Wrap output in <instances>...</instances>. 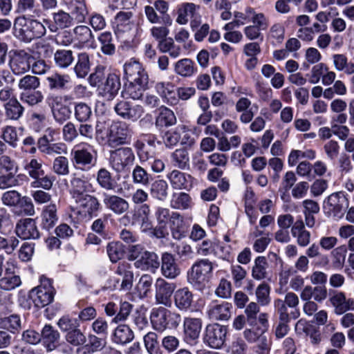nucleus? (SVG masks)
<instances>
[{
	"label": "nucleus",
	"mask_w": 354,
	"mask_h": 354,
	"mask_svg": "<svg viewBox=\"0 0 354 354\" xmlns=\"http://www.w3.org/2000/svg\"><path fill=\"white\" fill-rule=\"evenodd\" d=\"M169 185L167 183L162 179L156 180L151 184V196L160 201H164L168 196Z\"/></svg>",
	"instance_id": "45"
},
{
	"label": "nucleus",
	"mask_w": 354,
	"mask_h": 354,
	"mask_svg": "<svg viewBox=\"0 0 354 354\" xmlns=\"http://www.w3.org/2000/svg\"><path fill=\"white\" fill-rule=\"evenodd\" d=\"M167 178L174 189L188 190L192 187L191 175L179 170L174 169L169 172L167 174Z\"/></svg>",
	"instance_id": "30"
},
{
	"label": "nucleus",
	"mask_w": 354,
	"mask_h": 354,
	"mask_svg": "<svg viewBox=\"0 0 354 354\" xmlns=\"http://www.w3.org/2000/svg\"><path fill=\"white\" fill-rule=\"evenodd\" d=\"M151 322L153 328L162 332L166 329H176L181 323V315L164 307L153 308L151 313Z\"/></svg>",
	"instance_id": "3"
},
{
	"label": "nucleus",
	"mask_w": 354,
	"mask_h": 354,
	"mask_svg": "<svg viewBox=\"0 0 354 354\" xmlns=\"http://www.w3.org/2000/svg\"><path fill=\"white\" fill-rule=\"evenodd\" d=\"M46 81L50 91H64L68 88L70 77L68 75L54 73L46 77Z\"/></svg>",
	"instance_id": "38"
},
{
	"label": "nucleus",
	"mask_w": 354,
	"mask_h": 354,
	"mask_svg": "<svg viewBox=\"0 0 354 354\" xmlns=\"http://www.w3.org/2000/svg\"><path fill=\"white\" fill-rule=\"evenodd\" d=\"M96 181L98 185L106 191L115 189L116 183L111 173L106 168H100L96 174Z\"/></svg>",
	"instance_id": "41"
},
{
	"label": "nucleus",
	"mask_w": 354,
	"mask_h": 354,
	"mask_svg": "<svg viewBox=\"0 0 354 354\" xmlns=\"http://www.w3.org/2000/svg\"><path fill=\"white\" fill-rule=\"evenodd\" d=\"M74 118L80 123L88 122L93 117L90 104L84 102L74 103Z\"/></svg>",
	"instance_id": "40"
},
{
	"label": "nucleus",
	"mask_w": 354,
	"mask_h": 354,
	"mask_svg": "<svg viewBox=\"0 0 354 354\" xmlns=\"http://www.w3.org/2000/svg\"><path fill=\"white\" fill-rule=\"evenodd\" d=\"M133 132L129 126L124 122H118L111 125L108 136V145L114 147L118 145H123L127 138H130Z\"/></svg>",
	"instance_id": "15"
},
{
	"label": "nucleus",
	"mask_w": 354,
	"mask_h": 354,
	"mask_svg": "<svg viewBox=\"0 0 354 354\" xmlns=\"http://www.w3.org/2000/svg\"><path fill=\"white\" fill-rule=\"evenodd\" d=\"M91 68L89 55L86 53H80L77 55L74 71L79 78H84L89 73Z\"/></svg>",
	"instance_id": "47"
},
{
	"label": "nucleus",
	"mask_w": 354,
	"mask_h": 354,
	"mask_svg": "<svg viewBox=\"0 0 354 354\" xmlns=\"http://www.w3.org/2000/svg\"><path fill=\"white\" fill-rule=\"evenodd\" d=\"M136 156L132 148L121 147L110 151L109 162L116 173H122L129 169L135 162Z\"/></svg>",
	"instance_id": "6"
},
{
	"label": "nucleus",
	"mask_w": 354,
	"mask_h": 354,
	"mask_svg": "<svg viewBox=\"0 0 354 354\" xmlns=\"http://www.w3.org/2000/svg\"><path fill=\"white\" fill-rule=\"evenodd\" d=\"M57 208L55 203H50L45 206L41 214V227L49 231L53 228L57 221Z\"/></svg>",
	"instance_id": "32"
},
{
	"label": "nucleus",
	"mask_w": 354,
	"mask_h": 354,
	"mask_svg": "<svg viewBox=\"0 0 354 354\" xmlns=\"http://www.w3.org/2000/svg\"><path fill=\"white\" fill-rule=\"evenodd\" d=\"M19 98L21 102L28 106H35L41 103L44 97L41 91L35 90L22 91L19 95Z\"/></svg>",
	"instance_id": "54"
},
{
	"label": "nucleus",
	"mask_w": 354,
	"mask_h": 354,
	"mask_svg": "<svg viewBox=\"0 0 354 354\" xmlns=\"http://www.w3.org/2000/svg\"><path fill=\"white\" fill-rule=\"evenodd\" d=\"M41 342L47 352L54 351L59 345L60 334L50 324H46L41 332Z\"/></svg>",
	"instance_id": "27"
},
{
	"label": "nucleus",
	"mask_w": 354,
	"mask_h": 354,
	"mask_svg": "<svg viewBox=\"0 0 354 354\" xmlns=\"http://www.w3.org/2000/svg\"><path fill=\"white\" fill-rule=\"evenodd\" d=\"M102 202L106 208L117 215L125 213L129 208L128 201L118 195L104 193Z\"/></svg>",
	"instance_id": "26"
},
{
	"label": "nucleus",
	"mask_w": 354,
	"mask_h": 354,
	"mask_svg": "<svg viewBox=\"0 0 354 354\" xmlns=\"http://www.w3.org/2000/svg\"><path fill=\"white\" fill-rule=\"evenodd\" d=\"M0 189H6L20 185L19 180L26 178L24 174L12 173L0 174Z\"/></svg>",
	"instance_id": "57"
},
{
	"label": "nucleus",
	"mask_w": 354,
	"mask_h": 354,
	"mask_svg": "<svg viewBox=\"0 0 354 354\" xmlns=\"http://www.w3.org/2000/svg\"><path fill=\"white\" fill-rule=\"evenodd\" d=\"M158 48L162 53H168L172 58H177L181 53L180 46L176 44L171 38L159 41Z\"/></svg>",
	"instance_id": "55"
},
{
	"label": "nucleus",
	"mask_w": 354,
	"mask_h": 354,
	"mask_svg": "<svg viewBox=\"0 0 354 354\" xmlns=\"http://www.w3.org/2000/svg\"><path fill=\"white\" fill-rule=\"evenodd\" d=\"M176 123V118L174 112L167 107L162 106L160 112L156 118V126L157 127H168Z\"/></svg>",
	"instance_id": "43"
},
{
	"label": "nucleus",
	"mask_w": 354,
	"mask_h": 354,
	"mask_svg": "<svg viewBox=\"0 0 354 354\" xmlns=\"http://www.w3.org/2000/svg\"><path fill=\"white\" fill-rule=\"evenodd\" d=\"M91 188L92 184L84 176H74L71 180L70 193L75 201L88 195Z\"/></svg>",
	"instance_id": "29"
},
{
	"label": "nucleus",
	"mask_w": 354,
	"mask_h": 354,
	"mask_svg": "<svg viewBox=\"0 0 354 354\" xmlns=\"http://www.w3.org/2000/svg\"><path fill=\"white\" fill-rule=\"evenodd\" d=\"M146 84H140L135 82H126L124 85L121 95L123 97H130L133 100H139L142 95L144 91L147 88Z\"/></svg>",
	"instance_id": "39"
},
{
	"label": "nucleus",
	"mask_w": 354,
	"mask_h": 354,
	"mask_svg": "<svg viewBox=\"0 0 354 354\" xmlns=\"http://www.w3.org/2000/svg\"><path fill=\"white\" fill-rule=\"evenodd\" d=\"M21 328V322L18 315L13 314L8 317H0V329L15 334Z\"/></svg>",
	"instance_id": "48"
},
{
	"label": "nucleus",
	"mask_w": 354,
	"mask_h": 354,
	"mask_svg": "<svg viewBox=\"0 0 354 354\" xmlns=\"http://www.w3.org/2000/svg\"><path fill=\"white\" fill-rule=\"evenodd\" d=\"M160 266L162 276L169 279H176L181 272L174 256L167 252L162 254Z\"/></svg>",
	"instance_id": "21"
},
{
	"label": "nucleus",
	"mask_w": 354,
	"mask_h": 354,
	"mask_svg": "<svg viewBox=\"0 0 354 354\" xmlns=\"http://www.w3.org/2000/svg\"><path fill=\"white\" fill-rule=\"evenodd\" d=\"M174 71L182 77H190L196 72V68L192 59L184 58L176 63Z\"/></svg>",
	"instance_id": "52"
},
{
	"label": "nucleus",
	"mask_w": 354,
	"mask_h": 354,
	"mask_svg": "<svg viewBox=\"0 0 354 354\" xmlns=\"http://www.w3.org/2000/svg\"><path fill=\"white\" fill-rule=\"evenodd\" d=\"M106 252L110 261L112 263H116L124 256V247L119 241H113L106 245Z\"/></svg>",
	"instance_id": "56"
},
{
	"label": "nucleus",
	"mask_w": 354,
	"mask_h": 354,
	"mask_svg": "<svg viewBox=\"0 0 354 354\" xmlns=\"http://www.w3.org/2000/svg\"><path fill=\"white\" fill-rule=\"evenodd\" d=\"M40 86L39 79L33 75H26L20 79L18 83V87L23 91H35Z\"/></svg>",
	"instance_id": "60"
},
{
	"label": "nucleus",
	"mask_w": 354,
	"mask_h": 354,
	"mask_svg": "<svg viewBox=\"0 0 354 354\" xmlns=\"http://www.w3.org/2000/svg\"><path fill=\"white\" fill-rule=\"evenodd\" d=\"M175 288V283L167 282L161 277L158 278L155 283L156 301L159 304L169 306L171 297L174 295Z\"/></svg>",
	"instance_id": "17"
},
{
	"label": "nucleus",
	"mask_w": 354,
	"mask_h": 354,
	"mask_svg": "<svg viewBox=\"0 0 354 354\" xmlns=\"http://www.w3.org/2000/svg\"><path fill=\"white\" fill-rule=\"evenodd\" d=\"M160 261L158 256L153 252L145 251L141 253L140 257L134 262L136 268L141 270L149 271L155 273L159 268Z\"/></svg>",
	"instance_id": "25"
},
{
	"label": "nucleus",
	"mask_w": 354,
	"mask_h": 354,
	"mask_svg": "<svg viewBox=\"0 0 354 354\" xmlns=\"http://www.w3.org/2000/svg\"><path fill=\"white\" fill-rule=\"evenodd\" d=\"M24 169L28 172L30 177L32 178H38L44 174V171L42 169L41 160H38L35 158H32L24 166Z\"/></svg>",
	"instance_id": "63"
},
{
	"label": "nucleus",
	"mask_w": 354,
	"mask_h": 354,
	"mask_svg": "<svg viewBox=\"0 0 354 354\" xmlns=\"http://www.w3.org/2000/svg\"><path fill=\"white\" fill-rule=\"evenodd\" d=\"M39 281L40 284L30 291L29 297L36 307L43 308L53 301L55 290L50 279L42 275Z\"/></svg>",
	"instance_id": "5"
},
{
	"label": "nucleus",
	"mask_w": 354,
	"mask_h": 354,
	"mask_svg": "<svg viewBox=\"0 0 354 354\" xmlns=\"http://www.w3.org/2000/svg\"><path fill=\"white\" fill-rule=\"evenodd\" d=\"M70 11L73 21L82 23L84 21L88 10L84 0H64Z\"/></svg>",
	"instance_id": "31"
},
{
	"label": "nucleus",
	"mask_w": 354,
	"mask_h": 354,
	"mask_svg": "<svg viewBox=\"0 0 354 354\" xmlns=\"http://www.w3.org/2000/svg\"><path fill=\"white\" fill-rule=\"evenodd\" d=\"M115 273L122 277L121 289L129 290L131 288L133 280V272L131 265L123 261L118 266Z\"/></svg>",
	"instance_id": "35"
},
{
	"label": "nucleus",
	"mask_w": 354,
	"mask_h": 354,
	"mask_svg": "<svg viewBox=\"0 0 354 354\" xmlns=\"http://www.w3.org/2000/svg\"><path fill=\"white\" fill-rule=\"evenodd\" d=\"M326 206L333 217L341 218L348 208L349 202L343 192H335L330 194L326 200Z\"/></svg>",
	"instance_id": "16"
},
{
	"label": "nucleus",
	"mask_w": 354,
	"mask_h": 354,
	"mask_svg": "<svg viewBox=\"0 0 354 354\" xmlns=\"http://www.w3.org/2000/svg\"><path fill=\"white\" fill-rule=\"evenodd\" d=\"M33 61V56L25 50H12L10 52L9 66L16 75L28 71Z\"/></svg>",
	"instance_id": "9"
},
{
	"label": "nucleus",
	"mask_w": 354,
	"mask_h": 354,
	"mask_svg": "<svg viewBox=\"0 0 354 354\" xmlns=\"http://www.w3.org/2000/svg\"><path fill=\"white\" fill-rule=\"evenodd\" d=\"M252 24L251 26L259 28H268V23L265 15L261 12H256L252 8H248L245 12V24Z\"/></svg>",
	"instance_id": "44"
},
{
	"label": "nucleus",
	"mask_w": 354,
	"mask_h": 354,
	"mask_svg": "<svg viewBox=\"0 0 354 354\" xmlns=\"http://www.w3.org/2000/svg\"><path fill=\"white\" fill-rule=\"evenodd\" d=\"M227 327L218 324H208L205 330L203 341L212 348H221L226 339Z\"/></svg>",
	"instance_id": "11"
},
{
	"label": "nucleus",
	"mask_w": 354,
	"mask_h": 354,
	"mask_svg": "<svg viewBox=\"0 0 354 354\" xmlns=\"http://www.w3.org/2000/svg\"><path fill=\"white\" fill-rule=\"evenodd\" d=\"M191 198L189 194L185 192H180L174 194L173 199L171 201V206L174 209H187L189 208Z\"/></svg>",
	"instance_id": "64"
},
{
	"label": "nucleus",
	"mask_w": 354,
	"mask_h": 354,
	"mask_svg": "<svg viewBox=\"0 0 354 354\" xmlns=\"http://www.w3.org/2000/svg\"><path fill=\"white\" fill-rule=\"evenodd\" d=\"M132 178L135 184L146 186L150 183L151 175L142 167L136 165L132 171Z\"/></svg>",
	"instance_id": "62"
},
{
	"label": "nucleus",
	"mask_w": 354,
	"mask_h": 354,
	"mask_svg": "<svg viewBox=\"0 0 354 354\" xmlns=\"http://www.w3.org/2000/svg\"><path fill=\"white\" fill-rule=\"evenodd\" d=\"M194 302V295L187 287L181 288L174 292V303L175 307L181 312L189 310Z\"/></svg>",
	"instance_id": "28"
},
{
	"label": "nucleus",
	"mask_w": 354,
	"mask_h": 354,
	"mask_svg": "<svg viewBox=\"0 0 354 354\" xmlns=\"http://www.w3.org/2000/svg\"><path fill=\"white\" fill-rule=\"evenodd\" d=\"M53 20L46 19L44 23L48 26L51 32H56L59 29L68 28L73 24V21L70 17V14L62 10L52 13Z\"/></svg>",
	"instance_id": "23"
},
{
	"label": "nucleus",
	"mask_w": 354,
	"mask_h": 354,
	"mask_svg": "<svg viewBox=\"0 0 354 354\" xmlns=\"http://www.w3.org/2000/svg\"><path fill=\"white\" fill-rule=\"evenodd\" d=\"M332 58L336 71H344L346 75L354 74V63L348 62L346 55L335 54Z\"/></svg>",
	"instance_id": "49"
},
{
	"label": "nucleus",
	"mask_w": 354,
	"mask_h": 354,
	"mask_svg": "<svg viewBox=\"0 0 354 354\" xmlns=\"http://www.w3.org/2000/svg\"><path fill=\"white\" fill-rule=\"evenodd\" d=\"M175 212H176L171 211L167 207H157L155 212V216L157 221V225L155 227V233L157 236L166 238L169 235V221Z\"/></svg>",
	"instance_id": "22"
},
{
	"label": "nucleus",
	"mask_w": 354,
	"mask_h": 354,
	"mask_svg": "<svg viewBox=\"0 0 354 354\" xmlns=\"http://www.w3.org/2000/svg\"><path fill=\"white\" fill-rule=\"evenodd\" d=\"M232 304L227 301L219 303L218 301H213L208 306L207 315L214 321L228 320L231 317Z\"/></svg>",
	"instance_id": "20"
},
{
	"label": "nucleus",
	"mask_w": 354,
	"mask_h": 354,
	"mask_svg": "<svg viewBox=\"0 0 354 354\" xmlns=\"http://www.w3.org/2000/svg\"><path fill=\"white\" fill-rule=\"evenodd\" d=\"M54 130L48 129L46 133L38 139L37 146L39 151L46 156L58 155L53 160L52 170L57 175L64 176L69 174V162L62 155L67 154L68 147L62 142H54Z\"/></svg>",
	"instance_id": "1"
},
{
	"label": "nucleus",
	"mask_w": 354,
	"mask_h": 354,
	"mask_svg": "<svg viewBox=\"0 0 354 354\" xmlns=\"http://www.w3.org/2000/svg\"><path fill=\"white\" fill-rule=\"evenodd\" d=\"M55 65L59 68H66L74 61L73 52L71 50L59 49L54 53Z\"/></svg>",
	"instance_id": "50"
},
{
	"label": "nucleus",
	"mask_w": 354,
	"mask_h": 354,
	"mask_svg": "<svg viewBox=\"0 0 354 354\" xmlns=\"http://www.w3.org/2000/svg\"><path fill=\"white\" fill-rule=\"evenodd\" d=\"M201 328V319L185 317L183 319V333L185 342L188 344L194 343L199 337Z\"/></svg>",
	"instance_id": "19"
},
{
	"label": "nucleus",
	"mask_w": 354,
	"mask_h": 354,
	"mask_svg": "<svg viewBox=\"0 0 354 354\" xmlns=\"http://www.w3.org/2000/svg\"><path fill=\"white\" fill-rule=\"evenodd\" d=\"M4 110L6 120L17 121L23 116L25 109L21 102L13 97L4 104Z\"/></svg>",
	"instance_id": "33"
},
{
	"label": "nucleus",
	"mask_w": 354,
	"mask_h": 354,
	"mask_svg": "<svg viewBox=\"0 0 354 354\" xmlns=\"http://www.w3.org/2000/svg\"><path fill=\"white\" fill-rule=\"evenodd\" d=\"M14 30L16 37L26 43L42 37L46 32V26L43 23L37 19H26L25 17L15 19Z\"/></svg>",
	"instance_id": "2"
},
{
	"label": "nucleus",
	"mask_w": 354,
	"mask_h": 354,
	"mask_svg": "<svg viewBox=\"0 0 354 354\" xmlns=\"http://www.w3.org/2000/svg\"><path fill=\"white\" fill-rule=\"evenodd\" d=\"M114 111L123 119L133 122L138 120L144 113L142 106L133 104L125 100L118 101L114 106Z\"/></svg>",
	"instance_id": "14"
},
{
	"label": "nucleus",
	"mask_w": 354,
	"mask_h": 354,
	"mask_svg": "<svg viewBox=\"0 0 354 354\" xmlns=\"http://www.w3.org/2000/svg\"><path fill=\"white\" fill-rule=\"evenodd\" d=\"M72 161L79 169L87 171L94 167L97 162V152L93 147L84 143L77 146L71 151Z\"/></svg>",
	"instance_id": "7"
},
{
	"label": "nucleus",
	"mask_w": 354,
	"mask_h": 354,
	"mask_svg": "<svg viewBox=\"0 0 354 354\" xmlns=\"http://www.w3.org/2000/svg\"><path fill=\"white\" fill-rule=\"evenodd\" d=\"M156 333L149 332L144 336V342L147 351L150 354H162Z\"/></svg>",
	"instance_id": "61"
},
{
	"label": "nucleus",
	"mask_w": 354,
	"mask_h": 354,
	"mask_svg": "<svg viewBox=\"0 0 354 354\" xmlns=\"http://www.w3.org/2000/svg\"><path fill=\"white\" fill-rule=\"evenodd\" d=\"M123 79L127 82H135L140 84L149 83L147 72L139 62L131 59L123 66Z\"/></svg>",
	"instance_id": "10"
},
{
	"label": "nucleus",
	"mask_w": 354,
	"mask_h": 354,
	"mask_svg": "<svg viewBox=\"0 0 354 354\" xmlns=\"http://www.w3.org/2000/svg\"><path fill=\"white\" fill-rule=\"evenodd\" d=\"M291 234L296 239L299 246L306 247L310 243V232L306 230L304 223L301 219L295 222L291 227Z\"/></svg>",
	"instance_id": "34"
},
{
	"label": "nucleus",
	"mask_w": 354,
	"mask_h": 354,
	"mask_svg": "<svg viewBox=\"0 0 354 354\" xmlns=\"http://www.w3.org/2000/svg\"><path fill=\"white\" fill-rule=\"evenodd\" d=\"M19 169L18 163L9 156H0V174H17Z\"/></svg>",
	"instance_id": "59"
},
{
	"label": "nucleus",
	"mask_w": 354,
	"mask_h": 354,
	"mask_svg": "<svg viewBox=\"0 0 354 354\" xmlns=\"http://www.w3.org/2000/svg\"><path fill=\"white\" fill-rule=\"evenodd\" d=\"M3 205L8 207H20L26 216H33L35 213V206L28 196H22L16 190H10L4 192L1 196Z\"/></svg>",
	"instance_id": "8"
},
{
	"label": "nucleus",
	"mask_w": 354,
	"mask_h": 354,
	"mask_svg": "<svg viewBox=\"0 0 354 354\" xmlns=\"http://www.w3.org/2000/svg\"><path fill=\"white\" fill-rule=\"evenodd\" d=\"M51 111L55 120L59 124H63L69 120L71 115L70 107L63 104H57L56 106H52Z\"/></svg>",
	"instance_id": "58"
},
{
	"label": "nucleus",
	"mask_w": 354,
	"mask_h": 354,
	"mask_svg": "<svg viewBox=\"0 0 354 354\" xmlns=\"http://www.w3.org/2000/svg\"><path fill=\"white\" fill-rule=\"evenodd\" d=\"M337 315H342L346 311L354 310V299L346 298L345 294L340 291H333L329 299Z\"/></svg>",
	"instance_id": "24"
},
{
	"label": "nucleus",
	"mask_w": 354,
	"mask_h": 354,
	"mask_svg": "<svg viewBox=\"0 0 354 354\" xmlns=\"http://www.w3.org/2000/svg\"><path fill=\"white\" fill-rule=\"evenodd\" d=\"M21 284L19 275L17 274L11 268H6L4 276L0 279V288L6 291L12 290Z\"/></svg>",
	"instance_id": "37"
},
{
	"label": "nucleus",
	"mask_w": 354,
	"mask_h": 354,
	"mask_svg": "<svg viewBox=\"0 0 354 354\" xmlns=\"http://www.w3.org/2000/svg\"><path fill=\"white\" fill-rule=\"evenodd\" d=\"M171 161L174 167L182 170L189 167V157L187 150L184 149H176L171 155Z\"/></svg>",
	"instance_id": "51"
},
{
	"label": "nucleus",
	"mask_w": 354,
	"mask_h": 354,
	"mask_svg": "<svg viewBox=\"0 0 354 354\" xmlns=\"http://www.w3.org/2000/svg\"><path fill=\"white\" fill-rule=\"evenodd\" d=\"M98 41L101 46V51L106 55H113L115 53V39L109 31L102 32L98 36Z\"/></svg>",
	"instance_id": "46"
},
{
	"label": "nucleus",
	"mask_w": 354,
	"mask_h": 354,
	"mask_svg": "<svg viewBox=\"0 0 354 354\" xmlns=\"http://www.w3.org/2000/svg\"><path fill=\"white\" fill-rule=\"evenodd\" d=\"M132 12L120 11L114 18V24L118 31L125 32L131 29Z\"/></svg>",
	"instance_id": "53"
},
{
	"label": "nucleus",
	"mask_w": 354,
	"mask_h": 354,
	"mask_svg": "<svg viewBox=\"0 0 354 354\" xmlns=\"http://www.w3.org/2000/svg\"><path fill=\"white\" fill-rule=\"evenodd\" d=\"M17 235L21 239H37L40 236L35 219L26 218L20 219L15 227Z\"/></svg>",
	"instance_id": "18"
},
{
	"label": "nucleus",
	"mask_w": 354,
	"mask_h": 354,
	"mask_svg": "<svg viewBox=\"0 0 354 354\" xmlns=\"http://www.w3.org/2000/svg\"><path fill=\"white\" fill-rule=\"evenodd\" d=\"M213 265L208 259H201L195 262L187 272V281L197 290H203L212 275Z\"/></svg>",
	"instance_id": "4"
},
{
	"label": "nucleus",
	"mask_w": 354,
	"mask_h": 354,
	"mask_svg": "<svg viewBox=\"0 0 354 354\" xmlns=\"http://www.w3.org/2000/svg\"><path fill=\"white\" fill-rule=\"evenodd\" d=\"M172 237L176 240H180L185 236L186 227L183 216L176 212L169 221Z\"/></svg>",
	"instance_id": "36"
},
{
	"label": "nucleus",
	"mask_w": 354,
	"mask_h": 354,
	"mask_svg": "<svg viewBox=\"0 0 354 354\" xmlns=\"http://www.w3.org/2000/svg\"><path fill=\"white\" fill-rule=\"evenodd\" d=\"M134 335L128 325L120 324L115 329L113 341L118 344H126L133 339Z\"/></svg>",
	"instance_id": "42"
},
{
	"label": "nucleus",
	"mask_w": 354,
	"mask_h": 354,
	"mask_svg": "<svg viewBox=\"0 0 354 354\" xmlns=\"http://www.w3.org/2000/svg\"><path fill=\"white\" fill-rule=\"evenodd\" d=\"M120 88V75L115 73H109L106 76L104 83L97 88V94L104 99L111 101L118 95Z\"/></svg>",
	"instance_id": "12"
},
{
	"label": "nucleus",
	"mask_w": 354,
	"mask_h": 354,
	"mask_svg": "<svg viewBox=\"0 0 354 354\" xmlns=\"http://www.w3.org/2000/svg\"><path fill=\"white\" fill-rule=\"evenodd\" d=\"M80 214L85 218H92L97 216L102 206L98 198L93 195H86L75 201Z\"/></svg>",
	"instance_id": "13"
}]
</instances>
